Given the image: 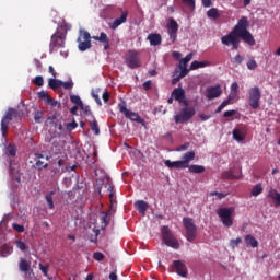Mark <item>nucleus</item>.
<instances>
[{
    "mask_svg": "<svg viewBox=\"0 0 280 280\" xmlns=\"http://www.w3.org/2000/svg\"><path fill=\"white\" fill-rule=\"evenodd\" d=\"M249 27V22L248 19L243 16L238 23L235 25L234 30L223 36L221 38V42L224 46H232L233 50H238L240 45H241V39L248 44L249 46H255L256 40L253 36V34L248 31Z\"/></svg>",
    "mask_w": 280,
    "mask_h": 280,
    "instance_id": "1",
    "label": "nucleus"
},
{
    "mask_svg": "<svg viewBox=\"0 0 280 280\" xmlns=\"http://www.w3.org/2000/svg\"><path fill=\"white\" fill-rule=\"evenodd\" d=\"M68 30L69 28L66 25H61L60 27L57 28L56 33L51 36V40L49 45V50L51 54L65 47Z\"/></svg>",
    "mask_w": 280,
    "mask_h": 280,
    "instance_id": "2",
    "label": "nucleus"
},
{
    "mask_svg": "<svg viewBox=\"0 0 280 280\" xmlns=\"http://www.w3.org/2000/svg\"><path fill=\"white\" fill-rule=\"evenodd\" d=\"M161 232H162L163 242L168 247H172L174 249H179L180 244L167 225H164Z\"/></svg>",
    "mask_w": 280,
    "mask_h": 280,
    "instance_id": "3",
    "label": "nucleus"
},
{
    "mask_svg": "<svg viewBox=\"0 0 280 280\" xmlns=\"http://www.w3.org/2000/svg\"><path fill=\"white\" fill-rule=\"evenodd\" d=\"M196 115V109L194 107H188V105L180 109V112L174 116L176 124H187Z\"/></svg>",
    "mask_w": 280,
    "mask_h": 280,
    "instance_id": "4",
    "label": "nucleus"
},
{
    "mask_svg": "<svg viewBox=\"0 0 280 280\" xmlns=\"http://www.w3.org/2000/svg\"><path fill=\"white\" fill-rule=\"evenodd\" d=\"M234 211H235L234 207L220 208L217 210V213L221 218L222 223L228 228L233 225L232 214L234 213Z\"/></svg>",
    "mask_w": 280,
    "mask_h": 280,
    "instance_id": "5",
    "label": "nucleus"
},
{
    "mask_svg": "<svg viewBox=\"0 0 280 280\" xmlns=\"http://www.w3.org/2000/svg\"><path fill=\"white\" fill-rule=\"evenodd\" d=\"M261 91L258 86H254L248 92V104L253 109L260 107Z\"/></svg>",
    "mask_w": 280,
    "mask_h": 280,
    "instance_id": "6",
    "label": "nucleus"
},
{
    "mask_svg": "<svg viewBox=\"0 0 280 280\" xmlns=\"http://www.w3.org/2000/svg\"><path fill=\"white\" fill-rule=\"evenodd\" d=\"M19 112L14 108H9L1 120V132L5 138L9 129V124L18 116Z\"/></svg>",
    "mask_w": 280,
    "mask_h": 280,
    "instance_id": "7",
    "label": "nucleus"
},
{
    "mask_svg": "<svg viewBox=\"0 0 280 280\" xmlns=\"http://www.w3.org/2000/svg\"><path fill=\"white\" fill-rule=\"evenodd\" d=\"M184 226L186 229V237L189 242H194L197 237V226L191 218L183 219Z\"/></svg>",
    "mask_w": 280,
    "mask_h": 280,
    "instance_id": "8",
    "label": "nucleus"
},
{
    "mask_svg": "<svg viewBox=\"0 0 280 280\" xmlns=\"http://www.w3.org/2000/svg\"><path fill=\"white\" fill-rule=\"evenodd\" d=\"M120 113H122L126 118L130 119L131 121H136L141 125H145V121L139 116L138 113H133L129 109H127L126 103H121L118 105Z\"/></svg>",
    "mask_w": 280,
    "mask_h": 280,
    "instance_id": "9",
    "label": "nucleus"
},
{
    "mask_svg": "<svg viewBox=\"0 0 280 280\" xmlns=\"http://www.w3.org/2000/svg\"><path fill=\"white\" fill-rule=\"evenodd\" d=\"M78 43H79L80 51H85V50L90 49L92 47L90 33L81 30L80 36L78 38Z\"/></svg>",
    "mask_w": 280,
    "mask_h": 280,
    "instance_id": "10",
    "label": "nucleus"
},
{
    "mask_svg": "<svg viewBox=\"0 0 280 280\" xmlns=\"http://www.w3.org/2000/svg\"><path fill=\"white\" fill-rule=\"evenodd\" d=\"M126 63L131 69H137V68L141 67L139 54L135 50H129L126 56Z\"/></svg>",
    "mask_w": 280,
    "mask_h": 280,
    "instance_id": "11",
    "label": "nucleus"
},
{
    "mask_svg": "<svg viewBox=\"0 0 280 280\" xmlns=\"http://www.w3.org/2000/svg\"><path fill=\"white\" fill-rule=\"evenodd\" d=\"M223 91L220 84L215 85V86H209L207 89V98L208 100H214L218 98L222 95Z\"/></svg>",
    "mask_w": 280,
    "mask_h": 280,
    "instance_id": "12",
    "label": "nucleus"
},
{
    "mask_svg": "<svg viewBox=\"0 0 280 280\" xmlns=\"http://www.w3.org/2000/svg\"><path fill=\"white\" fill-rule=\"evenodd\" d=\"M172 97H174L179 103H184L186 106H188V102L186 101V93L185 90L182 88H176L172 92Z\"/></svg>",
    "mask_w": 280,
    "mask_h": 280,
    "instance_id": "13",
    "label": "nucleus"
},
{
    "mask_svg": "<svg viewBox=\"0 0 280 280\" xmlns=\"http://www.w3.org/2000/svg\"><path fill=\"white\" fill-rule=\"evenodd\" d=\"M174 270L182 277H187L188 270L186 265L180 260H175L173 262Z\"/></svg>",
    "mask_w": 280,
    "mask_h": 280,
    "instance_id": "14",
    "label": "nucleus"
},
{
    "mask_svg": "<svg viewBox=\"0 0 280 280\" xmlns=\"http://www.w3.org/2000/svg\"><path fill=\"white\" fill-rule=\"evenodd\" d=\"M167 30H168V34L171 39H173V42L176 40L177 37V32H178V24L174 19L170 20V23L167 25Z\"/></svg>",
    "mask_w": 280,
    "mask_h": 280,
    "instance_id": "15",
    "label": "nucleus"
},
{
    "mask_svg": "<svg viewBox=\"0 0 280 280\" xmlns=\"http://www.w3.org/2000/svg\"><path fill=\"white\" fill-rule=\"evenodd\" d=\"M242 177V171L238 170H230V171H226L222 174V178L225 179V180H234V179H240Z\"/></svg>",
    "mask_w": 280,
    "mask_h": 280,
    "instance_id": "16",
    "label": "nucleus"
},
{
    "mask_svg": "<svg viewBox=\"0 0 280 280\" xmlns=\"http://www.w3.org/2000/svg\"><path fill=\"white\" fill-rule=\"evenodd\" d=\"M247 136V129L246 128H236L233 130V138L241 142L246 139Z\"/></svg>",
    "mask_w": 280,
    "mask_h": 280,
    "instance_id": "17",
    "label": "nucleus"
},
{
    "mask_svg": "<svg viewBox=\"0 0 280 280\" xmlns=\"http://www.w3.org/2000/svg\"><path fill=\"white\" fill-rule=\"evenodd\" d=\"M128 12H124L121 10V16L119 19H116L112 24H109V27L112 30L118 28L121 24L127 22Z\"/></svg>",
    "mask_w": 280,
    "mask_h": 280,
    "instance_id": "18",
    "label": "nucleus"
},
{
    "mask_svg": "<svg viewBox=\"0 0 280 280\" xmlns=\"http://www.w3.org/2000/svg\"><path fill=\"white\" fill-rule=\"evenodd\" d=\"M19 269L21 272L28 273L30 271H32L31 261L26 260L25 258H21L19 262Z\"/></svg>",
    "mask_w": 280,
    "mask_h": 280,
    "instance_id": "19",
    "label": "nucleus"
},
{
    "mask_svg": "<svg viewBox=\"0 0 280 280\" xmlns=\"http://www.w3.org/2000/svg\"><path fill=\"white\" fill-rule=\"evenodd\" d=\"M12 252H13L12 246H10L9 244L0 242V257H7L10 254H12Z\"/></svg>",
    "mask_w": 280,
    "mask_h": 280,
    "instance_id": "20",
    "label": "nucleus"
},
{
    "mask_svg": "<svg viewBox=\"0 0 280 280\" xmlns=\"http://www.w3.org/2000/svg\"><path fill=\"white\" fill-rule=\"evenodd\" d=\"M195 158H196V153L194 151H189V152L184 154L182 162L184 163L185 168L189 167V163L191 161H194Z\"/></svg>",
    "mask_w": 280,
    "mask_h": 280,
    "instance_id": "21",
    "label": "nucleus"
},
{
    "mask_svg": "<svg viewBox=\"0 0 280 280\" xmlns=\"http://www.w3.org/2000/svg\"><path fill=\"white\" fill-rule=\"evenodd\" d=\"M147 39L151 46H160L162 44V36L160 34H150Z\"/></svg>",
    "mask_w": 280,
    "mask_h": 280,
    "instance_id": "22",
    "label": "nucleus"
},
{
    "mask_svg": "<svg viewBox=\"0 0 280 280\" xmlns=\"http://www.w3.org/2000/svg\"><path fill=\"white\" fill-rule=\"evenodd\" d=\"M185 163L183 161H175V162H172L170 160H166L165 161V165L168 167V168H177V170H184L186 168V166L184 165Z\"/></svg>",
    "mask_w": 280,
    "mask_h": 280,
    "instance_id": "23",
    "label": "nucleus"
},
{
    "mask_svg": "<svg viewBox=\"0 0 280 280\" xmlns=\"http://www.w3.org/2000/svg\"><path fill=\"white\" fill-rule=\"evenodd\" d=\"M135 207L142 215H145L149 205L143 200H138L135 202Z\"/></svg>",
    "mask_w": 280,
    "mask_h": 280,
    "instance_id": "24",
    "label": "nucleus"
},
{
    "mask_svg": "<svg viewBox=\"0 0 280 280\" xmlns=\"http://www.w3.org/2000/svg\"><path fill=\"white\" fill-rule=\"evenodd\" d=\"M93 39L104 43V49L108 50L109 49V39L105 33H101L100 36H93Z\"/></svg>",
    "mask_w": 280,
    "mask_h": 280,
    "instance_id": "25",
    "label": "nucleus"
},
{
    "mask_svg": "<svg viewBox=\"0 0 280 280\" xmlns=\"http://www.w3.org/2000/svg\"><path fill=\"white\" fill-rule=\"evenodd\" d=\"M62 173H63V170H61L57 166L50 167L51 179L54 182L58 180Z\"/></svg>",
    "mask_w": 280,
    "mask_h": 280,
    "instance_id": "26",
    "label": "nucleus"
},
{
    "mask_svg": "<svg viewBox=\"0 0 280 280\" xmlns=\"http://www.w3.org/2000/svg\"><path fill=\"white\" fill-rule=\"evenodd\" d=\"M245 243L247 247H253V248H256L259 245L258 241L253 235H246Z\"/></svg>",
    "mask_w": 280,
    "mask_h": 280,
    "instance_id": "27",
    "label": "nucleus"
},
{
    "mask_svg": "<svg viewBox=\"0 0 280 280\" xmlns=\"http://www.w3.org/2000/svg\"><path fill=\"white\" fill-rule=\"evenodd\" d=\"M104 186L105 188L109 191V199H110V202L113 203L114 201V195H115V191H114V185L113 183L107 178L106 179V183H104Z\"/></svg>",
    "mask_w": 280,
    "mask_h": 280,
    "instance_id": "28",
    "label": "nucleus"
},
{
    "mask_svg": "<svg viewBox=\"0 0 280 280\" xmlns=\"http://www.w3.org/2000/svg\"><path fill=\"white\" fill-rule=\"evenodd\" d=\"M48 85H49L50 89H52L55 91V90H58V89L61 88L62 81H60V80H58L56 78L49 79Z\"/></svg>",
    "mask_w": 280,
    "mask_h": 280,
    "instance_id": "29",
    "label": "nucleus"
},
{
    "mask_svg": "<svg viewBox=\"0 0 280 280\" xmlns=\"http://www.w3.org/2000/svg\"><path fill=\"white\" fill-rule=\"evenodd\" d=\"M267 196L276 201V206H280V192H278L276 189H271Z\"/></svg>",
    "mask_w": 280,
    "mask_h": 280,
    "instance_id": "30",
    "label": "nucleus"
},
{
    "mask_svg": "<svg viewBox=\"0 0 280 280\" xmlns=\"http://www.w3.org/2000/svg\"><path fill=\"white\" fill-rule=\"evenodd\" d=\"M210 63L208 61H194L190 66V70H197L199 68L208 67Z\"/></svg>",
    "mask_w": 280,
    "mask_h": 280,
    "instance_id": "31",
    "label": "nucleus"
},
{
    "mask_svg": "<svg viewBox=\"0 0 280 280\" xmlns=\"http://www.w3.org/2000/svg\"><path fill=\"white\" fill-rule=\"evenodd\" d=\"M207 16H208L209 19H212V20H218V19H220L221 14L219 13V10H218V9L212 8L211 10H209V11L207 12Z\"/></svg>",
    "mask_w": 280,
    "mask_h": 280,
    "instance_id": "32",
    "label": "nucleus"
},
{
    "mask_svg": "<svg viewBox=\"0 0 280 280\" xmlns=\"http://www.w3.org/2000/svg\"><path fill=\"white\" fill-rule=\"evenodd\" d=\"M206 171L205 166L202 165H191L189 166V172L195 174H200Z\"/></svg>",
    "mask_w": 280,
    "mask_h": 280,
    "instance_id": "33",
    "label": "nucleus"
},
{
    "mask_svg": "<svg viewBox=\"0 0 280 280\" xmlns=\"http://www.w3.org/2000/svg\"><path fill=\"white\" fill-rule=\"evenodd\" d=\"M90 127L96 136H98L101 133V129H100V126H98V122L96 119H94L92 122H90Z\"/></svg>",
    "mask_w": 280,
    "mask_h": 280,
    "instance_id": "34",
    "label": "nucleus"
},
{
    "mask_svg": "<svg viewBox=\"0 0 280 280\" xmlns=\"http://www.w3.org/2000/svg\"><path fill=\"white\" fill-rule=\"evenodd\" d=\"M262 191H264V188H262L261 184H257L256 186L253 187V189H252V195H253L254 197H257V196H259Z\"/></svg>",
    "mask_w": 280,
    "mask_h": 280,
    "instance_id": "35",
    "label": "nucleus"
},
{
    "mask_svg": "<svg viewBox=\"0 0 280 280\" xmlns=\"http://www.w3.org/2000/svg\"><path fill=\"white\" fill-rule=\"evenodd\" d=\"M233 100L232 95L229 96L226 101H224L217 109V114L221 113L228 105L231 104V101Z\"/></svg>",
    "mask_w": 280,
    "mask_h": 280,
    "instance_id": "36",
    "label": "nucleus"
},
{
    "mask_svg": "<svg viewBox=\"0 0 280 280\" xmlns=\"http://www.w3.org/2000/svg\"><path fill=\"white\" fill-rule=\"evenodd\" d=\"M54 194H55V191H50L49 194L46 195V201H47L49 209L55 208L54 200H52Z\"/></svg>",
    "mask_w": 280,
    "mask_h": 280,
    "instance_id": "37",
    "label": "nucleus"
},
{
    "mask_svg": "<svg viewBox=\"0 0 280 280\" xmlns=\"http://www.w3.org/2000/svg\"><path fill=\"white\" fill-rule=\"evenodd\" d=\"M5 154H7L9 158H14V156L16 155V149H15V147L9 145V147L7 148Z\"/></svg>",
    "mask_w": 280,
    "mask_h": 280,
    "instance_id": "38",
    "label": "nucleus"
},
{
    "mask_svg": "<svg viewBox=\"0 0 280 280\" xmlns=\"http://www.w3.org/2000/svg\"><path fill=\"white\" fill-rule=\"evenodd\" d=\"M70 100H71V102H72L73 104H77L79 107H82V108H83V103H82L80 96H78V95H71V96H70Z\"/></svg>",
    "mask_w": 280,
    "mask_h": 280,
    "instance_id": "39",
    "label": "nucleus"
},
{
    "mask_svg": "<svg viewBox=\"0 0 280 280\" xmlns=\"http://www.w3.org/2000/svg\"><path fill=\"white\" fill-rule=\"evenodd\" d=\"M183 3L188 7L191 11L196 9V1L195 0H182Z\"/></svg>",
    "mask_w": 280,
    "mask_h": 280,
    "instance_id": "40",
    "label": "nucleus"
},
{
    "mask_svg": "<svg viewBox=\"0 0 280 280\" xmlns=\"http://www.w3.org/2000/svg\"><path fill=\"white\" fill-rule=\"evenodd\" d=\"M194 55L189 54L186 56V58H184L183 60H180L179 66L182 67H187L188 62L192 59Z\"/></svg>",
    "mask_w": 280,
    "mask_h": 280,
    "instance_id": "41",
    "label": "nucleus"
},
{
    "mask_svg": "<svg viewBox=\"0 0 280 280\" xmlns=\"http://www.w3.org/2000/svg\"><path fill=\"white\" fill-rule=\"evenodd\" d=\"M102 226H101V229L102 230H105L106 229V226L108 225V223H109V219H108V213H104V215L102 217Z\"/></svg>",
    "mask_w": 280,
    "mask_h": 280,
    "instance_id": "42",
    "label": "nucleus"
},
{
    "mask_svg": "<svg viewBox=\"0 0 280 280\" xmlns=\"http://www.w3.org/2000/svg\"><path fill=\"white\" fill-rule=\"evenodd\" d=\"M238 92V84L234 82L231 86V95L233 98L237 95Z\"/></svg>",
    "mask_w": 280,
    "mask_h": 280,
    "instance_id": "43",
    "label": "nucleus"
},
{
    "mask_svg": "<svg viewBox=\"0 0 280 280\" xmlns=\"http://www.w3.org/2000/svg\"><path fill=\"white\" fill-rule=\"evenodd\" d=\"M15 245L22 252H26L27 250V245L24 242L20 241V240L15 242Z\"/></svg>",
    "mask_w": 280,
    "mask_h": 280,
    "instance_id": "44",
    "label": "nucleus"
},
{
    "mask_svg": "<svg viewBox=\"0 0 280 280\" xmlns=\"http://www.w3.org/2000/svg\"><path fill=\"white\" fill-rule=\"evenodd\" d=\"M179 69H180V74H179V78H185L186 75H188L189 73V70L187 69V67L185 66H179Z\"/></svg>",
    "mask_w": 280,
    "mask_h": 280,
    "instance_id": "45",
    "label": "nucleus"
},
{
    "mask_svg": "<svg viewBox=\"0 0 280 280\" xmlns=\"http://www.w3.org/2000/svg\"><path fill=\"white\" fill-rule=\"evenodd\" d=\"M33 83L37 86H43L44 85V79L43 77L38 75L33 80Z\"/></svg>",
    "mask_w": 280,
    "mask_h": 280,
    "instance_id": "46",
    "label": "nucleus"
},
{
    "mask_svg": "<svg viewBox=\"0 0 280 280\" xmlns=\"http://www.w3.org/2000/svg\"><path fill=\"white\" fill-rule=\"evenodd\" d=\"M241 243H242V238H241V237H237L236 240H231V241H230V246H231L232 248H235V247H237Z\"/></svg>",
    "mask_w": 280,
    "mask_h": 280,
    "instance_id": "47",
    "label": "nucleus"
},
{
    "mask_svg": "<svg viewBox=\"0 0 280 280\" xmlns=\"http://www.w3.org/2000/svg\"><path fill=\"white\" fill-rule=\"evenodd\" d=\"M73 85L74 83L72 82V80H70L68 82H62L61 88H63L65 90H71Z\"/></svg>",
    "mask_w": 280,
    "mask_h": 280,
    "instance_id": "48",
    "label": "nucleus"
},
{
    "mask_svg": "<svg viewBox=\"0 0 280 280\" xmlns=\"http://www.w3.org/2000/svg\"><path fill=\"white\" fill-rule=\"evenodd\" d=\"M39 269L42 270V272L44 273L45 277H48V271H49L48 265L39 264Z\"/></svg>",
    "mask_w": 280,
    "mask_h": 280,
    "instance_id": "49",
    "label": "nucleus"
},
{
    "mask_svg": "<svg viewBox=\"0 0 280 280\" xmlns=\"http://www.w3.org/2000/svg\"><path fill=\"white\" fill-rule=\"evenodd\" d=\"M247 67L249 70H255L257 68V62L255 60H249Z\"/></svg>",
    "mask_w": 280,
    "mask_h": 280,
    "instance_id": "50",
    "label": "nucleus"
},
{
    "mask_svg": "<svg viewBox=\"0 0 280 280\" xmlns=\"http://www.w3.org/2000/svg\"><path fill=\"white\" fill-rule=\"evenodd\" d=\"M93 257L97 261H102L104 259V255L101 252L94 253Z\"/></svg>",
    "mask_w": 280,
    "mask_h": 280,
    "instance_id": "51",
    "label": "nucleus"
},
{
    "mask_svg": "<svg viewBox=\"0 0 280 280\" xmlns=\"http://www.w3.org/2000/svg\"><path fill=\"white\" fill-rule=\"evenodd\" d=\"M46 104H48V105H50V106H52V107H56L57 106V104H58V102L57 101H55V100H52L50 96L49 97H47V100H46V102H45Z\"/></svg>",
    "mask_w": 280,
    "mask_h": 280,
    "instance_id": "52",
    "label": "nucleus"
},
{
    "mask_svg": "<svg viewBox=\"0 0 280 280\" xmlns=\"http://www.w3.org/2000/svg\"><path fill=\"white\" fill-rule=\"evenodd\" d=\"M12 228H13L16 232H19V233L24 232V226H23V225H20V224H18V223H14V224L12 225Z\"/></svg>",
    "mask_w": 280,
    "mask_h": 280,
    "instance_id": "53",
    "label": "nucleus"
},
{
    "mask_svg": "<svg viewBox=\"0 0 280 280\" xmlns=\"http://www.w3.org/2000/svg\"><path fill=\"white\" fill-rule=\"evenodd\" d=\"M210 195L211 196H217L219 199H223L228 196V194L218 192V191H212Z\"/></svg>",
    "mask_w": 280,
    "mask_h": 280,
    "instance_id": "54",
    "label": "nucleus"
},
{
    "mask_svg": "<svg viewBox=\"0 0 280 280\" xmlns=\"http://www.w3.org/2000/svg\"><path fill=\"white\" fill-rule=\"evenodd\" d=\"M38 97L46 102L50 96L47 94V92L42 91L38 93Z\"/></svg>",
    "mask_w": 280,
    "mask_h": 280,
    "instance_id": "55",
    "label": "nucleus"
},
{
    "mask_svg": "<svg viewBox=\"0 0 280 280\" xmlns=\"http://www.w3.org/2000/svg\"><path fill=\"white\" fill-rule=\"evenodd\" d=\"M92 97L96 101V103L100 105V106H102V102H101V100H100V96H98V94L95 92V91H92Z\"/></svg>",
    "mask_w": 280,
    "mask_h": 280,
    "instance_id": "56",
    "label": "nucleus"
},
{
    "mask_svg": "<svg viewBox=\"0 0 280 280\" xmlns=\"http://www.w3.org/2000/svg\"><path fill=\"white\" fill-rule=\"evenodd\" d=\"M36 166L39 167V171H42L43 168H47L48 164H44V162L39 160L36 162Z\"/></svg>",
    "mask_w": 280,
    "mask_h": 280,
    "instance_id": "57",
    "label": "nucleus"
},
{
    "mask_svg": "<svg viewBox=\"0 0 280 280\" xmlns=\"http://www.w3.org/2000/svg\"><path fill=\"white\" fill-rule=\"evenodd\" d=\"M43 118V113L42 112H36L34 115V119L36 122H40V119Z\"/></svg>",
    "mask_w": 280,
    "mask_h": 280,
    "instance_id": "58",
    "label": "nucleus"
},
{
    "mask_svg": "<svg viewBox=\"0 0 280 280\" xmlns=\"http://www.w3.org/2000/svg\"><path fill=\"white\" fill-rule=\"evenodd\" d=\"M244 61V57H242L241 55H237L235 58H234V62L236 65H242Z\"/></svg>",
    "mask_w": 280,
    "mask_h": 280,
    "instance_id": "59",
    "label": "nucleus"
},
{
    "mask_svg": "<svg viewBox=\"0 0 280 280\" xmlns=\"http://www.w3.org/2000/svg\"><path fill=\"white\" fill-rule=\"evenodd\" d=\"M237 112L236 110H228L223 114V117L229 118L233 117Z\"/></svg>",
    "mask_w": 280,
    "mask_h": 280,
    "instance_id": "60",
    "label": "nucleus"
},
{
    "mask_svg": "<svg viewBox=\"0 0 280 280\" xmlns=\"http://www.w3.org/2000/svg\"><path fill=\"white\" fill-rule=\"evenodd\" d=\"M78 127V124L73 120L72 122H69L67 125V128L71 131L74 130Z\"/></svg>",
    "mask_w": 280,
    "mask_h": 280,
    "instance_id": "61",
    "label": "nucleus"
},
{
    "mask_svg": "<svg viewBox=\"0 0 280 280\" xmlns=\"http://www.w3.org/2000/svg\"><path fill=\"white\" fill-rule=\"evenodd\" d=\"M143 89L145 90V91H149V90H151L152 89V81H147L145 83H143Z\"/></svg>",
    "mask_w": 280,
    "mask_h": 280,
    "instance_id": "62",
    "label": "nucleus"
},
{
    "mask_svg": "<svg viewBox=\"0 0 280 280\" xmlns=\"http://www.w3.org/2000/svg\"><path fill=\"white\" fill-rule=\"evenodd\" d=\"M205 8H211L213 5L211 0H201Z\"/></svg>",
    "mask_w": 280,
    "mask_h": 280,
    "instance_id": "63",
    "label": "nucleus"
},
{
    "mask_svg": "<svg viewBox=\"0 0 280 280\" xmlns=\"http://www.w3.org/2000/svg\"><path fill=\"white\" fill-rule=\"evenodd\" d=\"M189 147H190V143H185V144L178 147L177 151H179V152L180 151H186V150H188Z\"/></svg>",
    "mask_w": 280,
    "mask_h": 280,
    "instance_id": "64",
    "label": "nucleus"
}]
</instances>
